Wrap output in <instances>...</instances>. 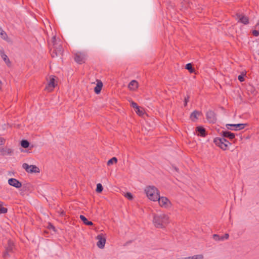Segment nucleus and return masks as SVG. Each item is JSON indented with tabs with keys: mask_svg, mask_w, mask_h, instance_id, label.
<instances>
[{
	"mask_svg": "<svg viewBox=\"0 0 259 259\" xmlns=\"http://www.w3.org/2000/svg\"><path fill=\"white\" fill-rule=\"evenodd\" d=\"M153 223L155 227L163 228L165 225L169 223V217L164 213L154 214Z\"/></svg>",
	"mask_w": 259,
	"mask_h": 259,
	"instance_id": "nucleus-1",
	"label": "nucleus"
},
{
	"mask_svg": "<svg viewBox=\"0 0 259 259\" xmlns=\"http://www.w3.org/2000/svg\"><path fill=\"white\" fill-rule=\"evenodd\" d=\"M145 191L150 200L153 201L157 200L160 194L159 191L155 186H147L146 187Z\"/></svg>",
	"mask_w": 259,
	"mask_h": 259,
	"instance_id": "nucleus-2",
	"label": "nucleus"
},
{
	"mask_svg": "<svg viewBox=\"0 0 259 259\" xmlns=\"http://www.w3.org/2000/svg\"><path fill=\"white\" fill-rule=\"evenodd\" d=\"M160 206L165 208H170L171 207L172 204L169 200L166 197H160V195L157 199Z\"/></svg>",
	"mask_w": 259,
	"mask_h": 259,
	"instance_id": "nucleus-3",
	"label": "nucleus"
},
{
	"mask_svg": "<svg viewBox=\"0 0 259 259\" xmlns=\"http://www.w3.org/2000/svg\"><path fill=\"white\" fill-rule=\"evenodd\" d=\"M14 248V245L13 242L10 240H8L7 245L6 246L5 250L3 252V256L4 257L10 256V253L13 252Z\"/></svg>",
	"mask_w": 259,
	"mask_h": 259,
	"instance_id": "nucleus-4",
	"label": "nucleus"
},
{
	"mask_svg": "<svg viewBox=\"0 0 259 259\" xmlns=\"http://www.w3.org/2000/svg\"><path fill=\"white\" fill-rule=\"evenodd\" d=\"M247 125V123L227 124L226 126L229 130L236 131L244 128Z\"/></svg>",
	"mask_w": 259,
	"mask_h": 259,
	"instance_id": "nucleus-5",
	"label": "nucleus"
},
{
	"mask_svg": "<svg viewBox=\"0 0 259 259\" xmlns=\"http://www.w3.org/2000/svg\"><path fill=\"white\" fill-rule=\"evenodd\" d=\"M22 167L29 173H38L39 169L36 165H28L27 163H24L22 164Z\"/></svg>",
	"mask_w": 259,
	"mask_h": 259,
	"instance_id": "nucleus-6",
	"label": "nucleus"
},
{
	"mask_svg": "<svg viewBox=\"0 0 259 259\" xmlns=\"http://www.w3.org/2000/svg\"><path fill=\"white\" fill-rule=\"evenodd\" d=\"M223 141H225V138L223 137H217L215 138L213 140V142L217 146L220 147L222 150H225L228 148V147L227 146V144H225V143L223 142Z\"/></svg>",
	"mask_w": 259,
	"mask_h": 259,
	"instance_id": "nucleus-7",
	"label": "nucleus"
},
{
	"mask_svg": "<svg viewBox=\"0 0 259 259\" xmlns=\"http://www.w3.org/2000/svg\"><path fill=\"white\" fill-rule=\"evenodd\" d=\"M86 60V55L84 53L77 52L74 55V60L79 64L84 63Z\"/></svg>",
	"mask_w": 259,
	"mask_h": 259,
	"instance_id": "nucleus-8",
	"label": "nucleus"
},
{
	"mask_svg": "<svg viewBox=\"0 0 259 259\" xmlns=\"http://www.w3.org/2000/svg\"><path fill=\"white\" fill-rule=\"evenodd\" d=\"M206 119L209 123H214L217 121V117L214 111L209 110L206 112Z\"/></svg>",
	"mask_w": 259,
	"mask_h": 259,
	"instance_id": "nucleus-9",
	"label": "nucleus"
},
{
	"mask_svg": "<svg viewBox=\"0 0 259 259\" xmlns=\"http://www.w3.org/2000/svg\"><path fill=\"white\" fill-rule=\"evenodd\" d=\"M97 239L98 240L97 245V246L101 249H102L104 247L105 244L106 243V238L104 237L102 234H99L97 237Z\"/></svg>",
	"mask_w": 259,
	"mask_h": 259,
	"instance_id": "nucleus-10",
	"label": "nucleus"
},
{
	"mask_svg": "<svg viewBox=\"0 0 259 259\" xmlns=\"http://www.w3.org/2000/svg\"><path fill=\"white\" fill-rule=\"evenodd\" d=\"M8 184L16 188H20L22 187V183L15 178H10L8 180Z\"/></svg>",
	"mask_w": 259,
	"mask_h": 259,
	"instance_id": "nucleus-11",
	"label": "nucleus"
},
{
	"mask_svg": "<svg viewBox=\"0 0 259 259\" xmlns=\"http://www.w3.org/2000/svg\"><path fill=\"white\" fill-rule=\"evenodd\" d=\"M220 135L224 138H228L230 140H233L235 138V134L228 131H223L220 133Z\"/></svg>",
	"mask_w": 259,
	"mask_h": 259,
	"instance_id": "nucleus-12",
	"label": "nucleus"
},
{
	"mask_svg": "<svg viewBox=\"0 0 259 259\" xmlns=\"http://www.w3.org/2000/svg\"><path fill=\"white\" fill-rule=\"evenodd\" d=\"M236 16L239 18V22L242 23L244 25H246L249 23V19L248 17L239 13H237Z\"/></svg>",
	"mask_w": 259,
	"mask_h": 259,
	"instance_id": "nucleus-13",
	"label": "nucleus"
},
{
	"mask_svg": "<svg viewBox=\"0 0 259 259\" xmlns=\"http://www.w3.org/2000/svg\"><path fill=\"white\" fill-rule=\"evenodd\" d=\"M196 132L197 133V136L205 137L207 135V132L205 128L202 126H198L196 127Z\"/></svg>",
	"mask_w": 259,
	"mask_h": 259,
	"instance_id": "nucleus-14",
	"label": "nucleus"
},
{
	"mask_svg": "<svg viewBox=\"0 0 259 259\" xmlns=\"http://www.w3.org/2000/svg\"><path fill=\"white\" fill-rule=\"evenodd\" d=\"M0 56L2 57V58L3 59V60L5 61L6 64L8 66H10L11 64V62L10 61L7 55L5 53L4 50L3 48L0 49Z\"/></svg>",
	"mask_w": 259,
	"mask_h": 259,
	"instance_id": "nucleus-15",
	"label": "nucleus"
},
{
	"mask_svg": "<svg viewBox=\"0 0 259 259\" xmlns=\"http://www.w3.org/2000/svg\"><path fill=\"white\" fill-rule=\"evenodd\" d=\"M53 49L55 50V55H53V57H57L62 55L63 52L62 46L61 45H57L53 47Z\"/></svg>",
	"mask_w": 259,
	"mask_h": 259,
	"instance_id": "nucleus-16",
	"label": "nucleus"
},
{
	"mask_svg": "<svg viewBox=\"0 0 259 259\" xmlns=\"http://www.w3.org/2000/svg\"><path fill=\"white\" fill-rule=\"evenodd\" d=\"M13 150L10 148H0V154H1L3 156L11 155L13 153Z\"/></svg>",
	"mask_w": 259,
	"mask_h": 259,
	"instance_id": "nucleus-17",
	"label": "nucleus"
},
{
	"mask_svg": "<svg viewBox=\"0 0 259 259\" xmlns=\"http://www.w3.org/2000/svg\"><path fill=\"white\" fill-rule=\"evenodd\" d=\"M128 87L131 91H135L138 88V82L136 80H132L128 84Z\"/></svg>",
	"mask_w": 259,
	"mask_h": 259,
	"instance_id": "nucleus-18",
	"label": "nucleus"
},
{
	"mask_svg": "<svg viewBox=\"0 0 259 259\" xmlns=\"http://www.w3.org/2000/svg\"><path fill=\"white\" fill-rule=\"evenodd\" d=\"M201 112L194 110L190 115V118L193 121H195L198 119V116L201 114Z\"/></svg>",
	"mask_w": 259,
	"mask_h": 259,
	"instance_id": "nucleus-19",
	"label": "nucleus"
},
{
	"mask_svg": "<svg viewBox=\"0 0 259 259\" xmlns=\"http://www.w3.org/2000/svg\"><path fill=\"white\" fill-rule=\"evenodd\" d=\"M103 87V83L100 81L98 82V83L96 84V86L94 88V92L96 94H99L101 93L102 88Z\"/></svg>",
	"mask_w": 259,
	"mask_h": 259,
	"instance_id": "nucleus-20",
	"label": "nucleus"
},
{
	"mask_svg": "<svg viewBox=\"0 0 259 259\" xmlns=\"http://www.w3.org/2000/svg\"><path fill=\"white\" fill-rule=\"evenodd\" d=\"M80 219L83 222V223L87 225V226H93L94 225L93 223L91 221H89L83 215H80Z\"/></svg>",
	"mask_w": 259,
	"mask_h": 259,
	"instance_id": "nucleus-21",
	"label": "nucleus"
},
{
	"mask_svg": "<svg viewBox=\"0 0 259 259\" xmlns=\"http://www.w3.org/2000/svg\"><path fill=\"white\" fill-rule=\"evenodd\" d=\"M56 85L55 78L54 77H52L50 79L47 88L49 89L51 88L52 90L55 87Z\"/></svg>",
	"mask_w": 259,
	"mask_h": 259,
	"instance_id": "nucleus-22",
	"label": "nucleus"
},
{
	"mask_svg": "<svg viewBox=\"0 0 259 259\" xmlns=\"http://www.w3.org/2000/svg\"><path fill=\"white\" fill-rule=\"evenodd\" d=\"M185 68L191 73H195V70L191 63L187 64Z\"/></svg>",
	"mask_w": 259,
	"mask_h": 259,
	"instance_id": "nucleus-23",
	"label": "nucleus"
},
{
	"mask_svg": "<svg viewBox=\"0 0 259 259\" xmlns=\"http://www.w3.org/2000/svg\"><path fill=\"white\" fill-rule=\"evenodd\" d=\"M20 145L22 147L27 148L29 146L30 143L27 140H22L20 142Z\"/></svg>",
	"mask_w": 259,
	"mask_h": 259,
	"instance_id": "nucleus-24",
	"label": "nucleus"
},
{
	"mask_svg": "<svg viewBox=\"0 0 259 259\" xmlns=\"http://www.w3.org/2000/svg\"><path fill=\"white\" fill-rule=\"evenodd\" d=\"M117 162V159L115 157H113L109 159L107 162V165H110Z\"/></svg>",
	"mask_w": 259,
	"mask_h": 259,
	"instance_id": "nucleus-25",
	"label": "nucleus"
},
{
	"mask_svg": "<svg viewBox=\"0 0 259 259\" xmlns=\"http://www.w3.org/2000/svg\"><path fill=\"white\" fill-rule=\"evenodd\" d=\"M3 203L0 202V213H6L8 211V209L6 207H3Z\"/></svg>",
	"mask_w": 259,
	"mask_h": 259,
	"instance_id": "nucleus-26",
	"label": "nucleus"
},
{
	"mask_svg": "<svg viewBox=\"0 0 259 259\" xmlns=\"http://www.w3.org/2000/svg\"><path fill=\"white\" fill-rule=\"evenodd\" d=\"M0 35L2 38L6 40L8 37L7 34L5 31L3 30L2 28H0Z\"/></svg>",
	"mask_w": 259,
	"mask_h": 259,
	"instance_id": "nucleus-27",
	"label": "nucleus"
},
{
	"mask_svg": "<svg viewBox=\"0 0 259 259\" xmlns=\"http://www.w3.org/2000/svg\"><path fill=\"white\" fill-rule=\"evenodd\" d=\"M103 190V186L101 184L99 183L97 185L96 191L97 193H101Z\"/></svg>",
	"mask_w": 259,
	"mask_h": 259,
	"instance_id": "nucleus-28",
	"label": "nucleus"
},
{
	"mask_svg": "<svg viewBox=\"0 0 259 259\" xmlns=\"http://www.w3.org/2000/svg\"><path fill=\"white\" fill-rule=\"evenodd\" d=\"M190 259H202L203 256L202 254L195 255L192 256H189Z\"/></svg>",
	"mask_w": 259,
	"mask_h": 259,
	"instance_id": "nucleus-29",
	"label": "nucleus"
},
{
	"mask_svg": "<svg viewBox=\"0 0 259 259\" xmlns=\"http://www.w3.org/2000/svg\"><path fill=\"white\" fill-rule=\"evenodd\" d=\"M125 197L128 200H132L133 199V196L130 192H127L125 194Z\"/></svg>",
	"mask_w": 259,
	"mask_h": 259,
	"instance_id": "nucleus-30",
	"label": "nucleus"
},
{
	"mask_svg": "<svg viewBox=\"0 0 259 259\" xmlns=\"http://www.w3.org/2000/svg\"><path fill=\"white\" fill-rule=\"evenodd\" d=\"M48 229H49V230H52L54 232H56V228L53 225V224H52L51 223H49L48 224V227H47Z\"/></svg>",
	"mask_w": 259,
	"mask_h": 259,
	"instance_id": "nucleus-31",
	"label": "nucleus"
},
{
	"mask_svg": "<svg viewBox=\"0 0 259 259\" xmlns=\"http://www.w3.org/2000/svg\"><path fill=\"white\" fill-rule=\"evenodd\" d=\"M213 238L215 241H221V236H220L218 234H214V235H213Z\"/></svg>",
	"mask_w": 259,
	"mask_h": 259,
	"instance_id": "nucleus-32",
	"label": "nucleus"
},
{
	"mask_svg": "<svg viewBox=\"0 0 259 259\" xmlns=\"http://www.w3.org/2000/svg\"><path fill=\"white\" fill-rule=\"evenodd\" d=\"M189 98H190V96L188 95L187 96V97H186L185 98V99H184V106L185 107L187 106V103L189 101Z\"/></svg>",
	"mask_w": 259,
	"mask_h": 259,
	"instance_id": "nucleus-33",
	"label": "nucleus"
},
{
	"mask_svg": "<svg viewBox=\"0 0 259 259\" xmlns=\"http://www.w3.org/2000/svg\"><path fill=\"white\" fill-rule=\"evenodd\" d=\"M52 42L53 44V47L58 45L57 44V42H56V36H54L52 37Z\"/></svg>",
	"mask_w": 259,
	"mask_h": 259,
	"instance_id": "nucleus-34",
	"label": "nucleus"
},
{
	"mask_svg": "<svg viewBox=\"0 0 259 259\" xmlns=\"http://www.w3.org/2000/svg\"><path fill=\"white\" fill-rule=\"evenodd\" d=\"M131 106L133 108H135V109H137L138 108V107H139L138 106V105L134 101H132L131 102Z\"/></svg>",
	"mask_w": 259,
	"mask_h": 259,
	"instance_id": "nucleus-35",
	"label": "nucleus"
},
{
	"mask_svg": "<svg viewBox=\"0 0 259 259\" xmlns=\"http://www.w3.org/2000/svg\"><path fill=\"white\" fill-rule=\"evenodd\" d=\"M229 235L228 233H226L224 235L221 236V241H223L225 239L229 238Z\"/></svg>",
	"mask_w": 259,
	"mask_h": 259,
	"instance_id": "nucleus-36",
	"label": "nucleus"
},
{
	"mask_svg": "<svg viewBox=\"0 0 259 259\" xmlns=\"http://www.w3.org/2000/svg\"><path fill=\"white\" fill-rule=\"evenodd\" d=\"M6 140L4 138L0 137V146L4 145L5 144Z\"/></svg>",
	"mask_w": 259,
	"mask_h": 259,
	"instance_id": "nucleus-37",
	"label": "nucleus"
},
{
	"mask_svg": "<svg viewBox=\"0 0 259 259\" xmlns=\"http://www.w3.org/2000/svg\"><path fill=\"white\" fill-rule=\"evenodd\" d=\"M252 33L254 36H258L259 35V31L256 30H253Z\"/></svg>",
	"mask_w": 259,
	"mask_h": 259,
	"instance_id": "nucleus-38",
	"label": "nucleus"
},
{
	"mask_svg": "<svg viewBox=\"0 0 259 259\" xmlns=\"http://www.w3.org/2000/svg\"><path fill=\"white\" fill-rule=\"evenodd\" d=\"M136 113H137L138 114H139V115H142V114H143V111H142V110H141L140 109L139 107H138V108L136 109Z\"/></svg>",
	"mask_w": 259,
	"mask_h": 259,
	"instance_id": "nucleus-39",
	"label": "nucleus"
},
{
	"mask_svg": "<svg viewBox=\"0 0 259 259\" xmlns=\"http://www.w3.org/2000/svg\"><path fill=\"white\" fill-rule=\"evenodd\" d=\"M238 79L240 82H243V81H244V76L243 75H239L238 77Z\"/></svg>",
	"mask_w": 259,
	"mask_h": 259,
	"instance_id": "nucleus-40",
	"label": "nucleus"
},
{
	"mask_svg": "<svg viewBox=\"0 0 259 259\" xmlns=\"http://www.w3.org/2000/svg\"><path fill=\"white\" fill-rule=\"evenodd\" d=\"M225 141H223V142H224L225 144H227V147H228L229 145H231V143L229 141L226 140V139L225 138Z\"/></svg>",
	"mask_w": 259,
	"mask_h": 259,
	"instance_id": "nucleus-41",
	"label": "nucleus"
},
{
	"mask_svg": "<svg viewBox=\"0 0 259 259\" xmlns=\"http://www.w3.org/2000/svg\"><path fill=\"white\" fill-rule=\"evenodd\" d=\"M51 56L53 57V55H55V50L53 49V50L52 51V49L51 50Z\"/></svg>",
	"mask_w": 259,
	"mask_h": 259,
	"instance_id": "nucleus-42",
	"label": "nucleus"
},
{
	"mask_svg": "<svg viewBox=\"0 0 259 259\" xmlns=\"http://www.w3.org/2000/svg\"><path fill=\"white\" fill-rule=\"evenodd\" d=\"M172 168L177 171V172H179V168L178 167H177L176 166H172Z\"/></svg>",
	"mask_w": 259,
	"mask_h": 259,
	"instance_id": "nucleus-43",
	"label": "nucleus"
},
{
	"mask_svg": "<svg viewBox=\"0 0 259 259\" xmlns=\"http://www.w3.org/2000/svg\"><path fill=\"white\" fill-rule=\"evenodd\" d=\"M2 86V81L0 80V88H1Z\"/></svg>",
	"mask_w": 259,
	"mask_h": 259,
	"instance_id": "nucleus-44",
	"label": "nucleus"
},
{
	"mask_svg": "<svg viewBox=\"0 0 259 259\" xmlns=\"http://www.w3.org/2000/svg\"><path fill=\"white\" fill-rule=\"evenodd\" d=\"M44 233H48V232L47 231H45Z\"/></svg>",
	"mask_w": 259,
	"mask_h": 259,
	"instance_id": "nucleus-45",
	"label": "nucleus"
},
{
	"mask_svg": "<svg viewBox=\"0 0 259 259\" xmlns=\"http://www.w3.org/2000/svg\"><path fill=\"white\" fill-rule=\"evenodd\" d=\"M258 25V23H257L256 25H255V26H257V25Z\"/></svg>",
	"mask_w": 259,
	"mask_h": 259,
	"instance_id": "nucleus-46",
	"label": "nucleus"
},
{
	"mask_svg": "<svg viewBox=\"0 0 259 259\" xmlns=\"http://www.w3.org/2000/svg\"><path fill=\"white\" fill-rule=\"evenodd\" d=\"M258 25V23H257L256 25H255V26H257V25Z\"/></svg>",
	"mask_w": 259,
	"mask_h": 259,
	"instance_id": "nucleus-47",
	"label": "nucleus"
},
{
	"mask_svg": "<svg viewBox=\"0 0 259 259\" xmlns=\"http://www.w3.org/2000/svg\"><path fill=\"white\" fill-rule=\"evenodd\" d=\"M258 25V23H257L256 25H255V26H257V25Z\"/></svg>",
	"mask_w": 259,
	"mask_h": 259,
	"instance_id": "nucleus-48",
	"label": "nucleus"
}]
</instances>
